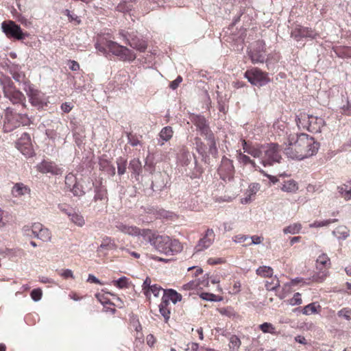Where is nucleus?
<instances>
[{
  "mask_svg": "<svg viewBox=\"0 0 351 351\" xmlns=\"http://www.w3.org/2000/svg\"><path fill=\"white\" fill-rule=\"evenodd\" d=\"M4 97L13 105L21 107L23 112L17 113L14 109L10 107L5 110L4 130L10 132L15 128L22 125H27L29 123L28 113L32 110L27 104L25 95L18 89L12 82H10L3 86Z\"/></svg>",
  "mask_w": 351,
  "mask_h": 351,
  "instance_id": "nucleus-1",
  "label": "nucleus"
},
{
  "mask_svg": "<svg viewBox=\"0 0 351 351\" xmlns=\"http://www.w3.org/2000/svg\"><path fill=\"white\" fill-rule=\"evenodd\" d=\"M319 143L304 133L290 134L284 153L289 158L302 160L317 152Z\"/></svg>",
  "mask_w": 351,
  "mask_h": 351,
  "instance_id": "nucleus-2",
  "label": "nucleus"
},
{
  "mask_svg": "<svg viewBox=\"0 0 351 351\" xmlns=\"http://www.w3.org/2000/svg\"><path fill=\"white\" fill-rule=\"evenodd\" d=\"M142 237L161 254L174 255L182 250V245L178 240L160 235L149 229H143Z\"/></svg>",
  "mask_w": 351,
  "mask_h": 351,
  "instance_id": "nucleus-3",
  "label": "nucleus"
},
{
  "mask_svg": "<svg viewBox=\"0 0 351 351\" xmlns=\"http://www.w3.org/2000/svg\"><path fill=\"white\" fill-rule=\"evenodd\" d=\"M23 90L25 93L26 98L30 106L38 110H43L48 106L49 97L41 90L36 88L31 82H27Z\"/></svg>",
  "mask_w": 351,
  "mask_h": 351,
  "instance_id": "nucleus-4",
  "label": "nucleus"
},
{
  "mask_svg": "<svg viewBox=\"0 0 351 351\" xmlns=\"http://www.w3.org/2000/svg\"><path fill=\"white\" fill-rule=\"evenodd\" d=\"M295 122L298 128L306 129L312 133L321 132L322 127L325 125V121L322 118L306 113H300L297 115Z\"/></svg>",
  "mask_w": 351,
  "mask_h": 351,
  "instance_id": "nucleus-5",
  "label": "nucleus"
},
{
  "mask_svg": "<svg viewBox=\"0 0 351 351\" xmlns=\"http://www.w3.org/2000/svg\"><path fill=\"white\" fill-rule=\"evenodd\" d=\"M106 46L110 53L117 56L121 61L131 62L136 58L135 53L132 50L116 42L107 40Z\"/></svg>",
  "mask_w": 351,
  "mask_h": 351,
  "instance_id": "nucleus-6",
  "label": "nucleus"
},
{
  "mask_svg": "<svg viewBox=\"0 0 351 351\" xmlns=\"http://www.w3.org/2000/svg\"><path fill=\"white\" fill-rule=\"evenodd\" d=\"M1 30L8 38L23 40L29 36L27 32H23L19 25L12 20L4 21L1 25Z\"/></svg>",
  "mask_w": 351,
  "mask_h": 351,
  "instance_id": "nucleus-7",
  "label": "nucleus"
},
{
  "mask_svg": "<svg viewBox=\"0 0 351 351\" xmlns=\"http://www.w3.org/2000/svg\"><path fill=\"white\" fill-rule=\"evenodd\" d=\"M119 35L127 45L140 52H144L147 48V41L137 32L121 30Z\"/></svg>",
  "mask_w": 351,
  "mask_h": 351,
  "instance_id": "nucleus-8",
  "label": "nucleus"
},
{
  "mask_svg": "<svg viewBox=\"0 0 351 351\" xmlns=\"http://www.w3.org/2000/svg\"><path fill=\"white\" fill-rule=\"evenodd\" d=\"M262 165L271 166L275 162H280L281 156L280 147L277 143L263 144Z\"/></svg>",
  "mask_w": 351,
  "mask_h": 351,
  "instance_id": "nucleus-9",
  "label": "nucleus"
},
{
  "mask_svg": "<svg viewBox=\"0 0 351 351\" xmlns=\"http://www.w3.org/2000/svg\"><path fill=\"white\" fill-rule=\"evenodd\" d=\"M190 120L195 125L199 134L205 139H213L215 135L210 128L208 121L204 116L193 114L190 116Z\"/></svg>",
  "mask_w": 351,
  "mask_h": 351,
  "instance_id": "nucleus-10",
  "label": "nucleus"
},
{
  "mask_svg": "<svg viewBox=\"0 0 351 351\" xmlns=\"http://www.w3.org/2000/svg\"><path fill=\"white\" fill-rule=\"evenodd\" d=\"M244 77L251 84L256 86H263L269 82L267 73L258 68L247 69L244 73Z\"/></svg>",
  "mask_w": 351,
  "mask_h": 351,
  "instance_id": "nucleus-11",
  "label": "nucleus"
},
{
  "mask_svg": "<svg viewBox=\"0 0 351 351\" xmlns=\"http://www.w3.org/2000/svg\"><path fill=\"white\" fill-rule=\"evenodd\" d=\"M247 53L253 64L264 62L265 60V51L263 40H258L254 42Z\"/></svg>",
  "mask_w": 351,
  "mask_h": 351,
  "instance_id": "nucleus-12",
  "label": "nucleus"
},
{
  "mask_svg": "<svg viewBox=\"0 0 351 351\" xmlns=\"http://www.w3.org/2000/svg\"><path fill=\"white\" fill-rule=\"evenodd\" d=\"M93 202L97 203L99 201L100 204H96L94 206L95 210L100 212L107 207L108 205V192L105 186L102 185L97 186L95 188V195L93 197Z\"/></svg>",
  "mask_w": 351,
  "mask_h": 351,
  "instance_id": "nucleus-13",
  "label": "nucleus"
},
{
  "mask_svg": "<svg viewBox=\"0 0 351 351\" xmlns=\"http://www.w3.org/2000/svg\"><path fill=\"white\" fill-rule=\"evenodd\" d=\"M215 238V234L213 229H208L205 232V234L201 238L197 245H195L194 250L195 252H199L208 248L213 243Z\"/></svg>",
  "mask_w": 351,
  "mask_h": 351,
  "instance_id": "nucleus-14",
  "label": "nucleus"
},
{
  "mask_svg": "<svg viewBox=\"0 0 351 351\" xmlns=\"http://www.w3.org/2000/svg\"><path fill=\"white\" fill-rule=\"evenodd\" d=\"M37 169L42 173H50L53 176L61 175L63 172L62 169L55 162L47 160H43L40 162L37 165Z\"/></svg>",
  "mask_w": 351,
  "mask_h": 351,
  "instance_id": "nucleus-15",
  "label": "nucleus"
},
{
  "mask_svg": "<svg viewBox=\"0 0 351 351\" xmlns=\"http://www.w3.org/2000/svg\"><path fill=\"white\" fill-rule=\"evenodd\" d=\"M317 34L311 28L297 25L291 32V36L297 41L303 38H315Z\"/></svg>",
  "mask_w": 351,
  "mask_h": 351,
  "instance_id": "nucleus-16",
  "label": "nucleus"
},
{
  "mask_svg": "<svg viewBox=\"0 0 351 351\" xmlns=\"http://www.w3.org/2000/svg\"><path fill=\"white\" fill-rule=\"evenodd\" d=\"M218 171L222 179H230L233 176L234 173V167L232 161L227 157L223 156Z\"/></svg>",
  "mask_w": 351,
  "mask_h": 351,
  "instance_id": "nucleus-17",
  "label": "nucleus"
},
{
  "mask_svg": "<svg viewBox=\"0 0 351 351\" xmlns=\"http://www.w3.org/2000/svg\"><path fill=\"white\" fill-rule=\"evenodd\" d=\"M263 144L252 145V143H248L245 141H243L242 143V148L243 149L244 153H247V154L251 155L254 158L261 159V163L263 158Z\"/></svg>",
  "mask_w": 351,
  "mask_h": 351,
  "instance_id": "nucleus-18",
  "label": "nucleus"
},
{
  "mask_svg": "<svg viewBox=\"0 0 351 351\" xmlns=\"http://www.w3.org/2000/svg\"><path fill=\"white\" fill-rule=\"evenodd\" d=\"M167 183V176L165 174L160 172L156 173L153 177L152 189L154 191L160 192L166 187Z\"/></svg>",
  "mask_w": 351,
  "mask_h": 351,
  "instance_id": "nucleus-19",
  "label": "nucleus"
},
{
  "mask_svg": "<svg viewBox=\"0 0 351 351\" xmlns=\"http://www.w3.org/2000/svg\"><path fill=\"white\" fill-rule=\"evenodd\" d=\"M115 228L120 232L130 236H142V230L134 226H128L122 222H117Z\"/></svg>",
  "mask_w": 351,
  "mask_h": 351,
  "instance_id": "nucleus-20",
  "label": "nucleus"
},
{
  "mask_svg": "<svg viewBox=\"0 0 351 351\" xmlns=\"http://www.w3.org/2000/svg\"><path fill=\"white\" fill-rule=\"evenodd\" d=\"M182 295L178 293L176 291L173 289H167L164 290L163 295L162 297L161 300L163 301V303H166L167 304H169V302L171 301L173 304L177 303L182 300Z\"/></svg>",
  "mask_w": 351,
  "mask_h": 351,
  "instance_id": "nucleus-21",
  "label": "nucleus"
},
{
  "mask_svg": "<svg viewBox=\"0 0 351 351\" xmlns=\"http://www.w3.org/2000/svg\"><path fill=\"white\" fill-rule=\"evenodd\" d=\"M330 260L325 253L320 254L316 260V267L318 270H327L330 267Z\"/></svg>",
  "mask_w": 351,
  "mask_h": 351,
  "instance_id": "nucleus-22",
  "label": "nucleus"
},
{
  "mask_svg": "<svg viewBox=\"0 0 351 351\" xmlns=\"http://www.w3.org/2000/svg\"><path fill=\"white\" fill-rule=\"evenodd\" d=\"M128 169L131 171L132 174L136 178L138 177L142 172V164L138 158H133L130 161Z\"/></svg>",
  "mask_w": 351,
  "mask_h": 351,
  "instance_id": "nucleus-23",
  "label": "nucleus"
},
{
  "mask_svg": "<svg viewBox=\"0 0 351 351\" xmlns=\"http://www.w3.org/2000/svg\"><path fill=\"white\" fill-rule=\"evenodd\" d=\"M116 247V244L114 240L109 237H105L101 241V245L98 247L97 252H101L102 250H110Z\"/></svg>",
  "mask_w": 351,
  "mask_h": 351,
  "instance_id": "nucleus-24",
  "label": "nucleus"
},
{
  "mask_svg": "<svg viewBox=\"0 0 351 351\" xmlns=\"http://www.w3.org/2000/svg\"><path fill=\"white\" fill-rule=\"evenodd\" d=\"M280 189L284 192L294 193L298 190V185L295 180H289L284 182Z\"/></svg>",
  "mask_w": 351,
  "mask_h": 351,
  "instance_id": "nucleus-25",
  "label": "nucleus"
},
{
  "mask_svg": "<svg viewBox=\"0 0 351 351\" xmlns=\"http://www.w3.org/2000/svg\"><path fill=\"white\" fill-rule=\"evenodd\" d=\"M30 190L22 183H16L12 188V193L14 196L17 197L28 193Z\"/></svg>",
  "mask_w": 351,
  "mask_h": 351,
  "instance_id": "nucleus-26",
  "label": "nucleus"
},
{
  "mask_svg": "<svg viewBox=\"0 0 351 351\" xmlns=\"http://www.w3.org/2000/svg\"><path fill=\"white\" fill-rule=\"evenodd\" d=\"M70 220L79 227H82L85 224L84 217L75 210L69 217Z\"/></svg>",
  "mask_w": 351,
  "mask_h": 351,
  "instance_id": "nucleus-27",
  "label": "nucleus"
},
{
  "mask_svg": "<svg viewBox=\"0 0 351 351\" xmlns=\"http://www.w3.org/2000/svg\"><path fill=\"white\" fill-rule=\"evenodd\" d=\"M173 134V129L171 126H166L163 128L159 133L160 138L162 141H169Z\"/></svg>",
  "mask_w": 351,
  "mask_h": 351,
  "instance_id": "nucleus-28",
  "label": "nucleus"
},
{
  "mask_svg": "<svg viewBox=\"0 0 351 351\" xmlns=\"http://www.w3.org/2000/svg\"><path fill=\"white\" fill-rule=\"evenodd\" d=\"M332 234L338 239H346L349 236V231L345 226H339L332 231Z\"/></svg>",
  "mask_w": 351,
  "mask_h": 351,
  "instance_id": "nucleus-29",
  "label": "nucleus"
},
{
  "mask_svg": "<svg viewBox=\"0 0 351 351\" xmlns=\"http://www.w3.org/2000/svg\"><path fill=\"white\" fill-rule=\"evenodd\" d=\"M256 273L257 275L263 277H271L273 276V269L269 266H261L256 269Z\"/></svg>",
  "mask_w": 351,
  "mask_h": 351,
  "instance_id": "nucleus-30",
  "label": "nucleus"
},
{
  "mask_svg": "<svg viewBox=\"0 0 351 351\" xmlns=\"http://www.w3.org/2000/svg\"><path fill=\"white\" fill-rule=\"evenodd\" d=\"M241 344L240 339L235 335L229 337V348L230 351L238 350Z\"/></svg>",
  "mask_w": 351,
  "mask_h": 351,
  "instance_id": "nucleus-31",
  "label": "nucleus"
},
{
  "mask_svg": "<svg viewBox=\"0 0 351 351\" xmlns=\"http://www.w3.org/2000/svg\"><path fill=\"white\" fill-rule=\"evenodd\" d=\"M301 228L302 225L300 223H295L285 227L283 229V232L285 234H295L300 232Z\"/></svg>",
  "mask_w": 351,
  "mask_h": 351,
  "instance_id": "nucleus-32",
  "label": "nucleus"
},
{
  "mask_svg": "<svg viewBox=\"0 0 351 351\" xmlns=\"http://www.w3.org/2000/svg\"><path fill=\"white\" fill-rule=\"evenodd\" d=\"M168 304L166 303H163V301L161 300L160 304H159V311L162 316L164 317L165 322L169 319L170 317V310L168 308Z\"/></svg>",
  "mask_w": 351,
  "mask_h": 351,
  "instance_id": "nucleus-33",
  "label": "nucleus"
},
{
  "mask_svg": "<svg viewBox=\"0 0 351 351\" xmlns=\"http://www.w3.org/2000/svg\"><path fill=\"white\" fill-rule=\"evenodd\" d=\"M51 234L49 230L47 228L43 227V229L40 230L39 234H37V239L47 242L51 240Z\"/></svg>",
  "mask_w": 351,
  "mask_h": 351,
  "instance_id": "nucleus-34",
  "label": "nucleus"
},
{
  "mask_svg": "<svg viewBox=\"0 0 351 351\" xmlns=\"http://www.w3.org/2000/svg\"><path fill=\"white\" fill-rule=\"evenodd\" d=\"M12 76V78L19 84H23V87L25 86V84L27 82H30L28 79L26 78L25 73L21 71V70L19 72L14 73L11 74Z\"/></svg>",
  "mask_w": 351,
  "mask_h": 351,
  "instance_id": "nucleus-35",
  "label": "nucleus"
},
{
  "mask_svg": "<svg viewBox=\"0 0 351 351\" xmlns=\"http://www.w3.org/2000/svg\"><path fill=\"white\" fill-rule=\"evenodd\" d=\"M69 191L76 197H82L85 194L82 185L78 182H76L72 187H70Z\"/></svg>",
  "mask_w": 351,
  "mask_h": 351,
  "instance_id": "nucleus-36",
  "label": "nucleus"
},
{
  "mask_svg": "<svg viewBox=\"0 0 351 351\" xmlns=\"http://www.w3.org/2000/svg\"><path fill=\"white\" fill-rule=\"evenodd\" d=\"M112 284L119 289L128 288L129 287L128 278L125 276H122L117 280H113Z\"/></svg>",
  "mask_w": 351,
  "mask_h": 351,
  "instance_id": "nucleus-37",
  "label": "nucleus"
},
{
  "mask_svg": "<svg viewBox=\"0 0 351 351\" xmlns=\"http://www.w3.org/2000/svg\"><path fill=\"white\" fill-rule=\"evenodd\" d=\"M317 308H320V306L315 302H313L305 306L302 310V313L304 315L315 313H317Z\"/></svg>",
  "mask_w": 351,
  "mask_h": 351,
  "instance_id": "nucleus-38",
  "label": "nucleus"
},
{
  "mask_svg": "<svg viewBox=\"0 0 351 351\" xmlns=\"http://www.w3.org/2000/svg\"><path fill=\"white\" fill-rule=\"evenodd\" d=\"M328 271L326 269L319 270V272L314 274L311 279L313 281L316 282H322L328 276Z\"/></svg>",
  "mask_w": 351,
  "mask_h": 351,
  "instance_id": "nucleus-39",
  "label": "nucleus"
},
{
  "mask_svg": "<svg viewBox=\"0 0 351 351\" xmlns=\"http://www.w3.org/2000/svg\"><path fill=\"white\" fill-rule=\"evenodd\" d=\"M31 145V138L30 135L27 133L24 132L21 136L20 138L18 140L16 143L17 147H21L23 145Z\"/></svg>",
  "mask_w": 351,
  "mask_h": 351,
  "instance_id": "nucleus-40",
  "label": "nucleus"
},
{
  "mask_svg": "<svg viewBox=\"0 0 351 351\" xmlns=\"http://www.w3.org/2000/svg\"><path fill=\"white\" fill-rule=\"evenodd\" d=\"M209 142L208 153L212 155L214 158H217L218 155V149L216 145V141L215 136H213V139H206Z\"/></svg>",
  "mask_w": 351,
  "mask_h": 351,
  "instance_id": "nucleus-41",
  "label": "nucleus"
},
{
  "mask_svg": "<svg viewBox=\"0 0 351 351\" xmlns=\"http://www.w3.org/2000/svg\"><path fill=\"white\" fill-rule=\"evenodd\" d=\"M200 298L204 300L210 302H219L222 300L221 296L210 293H202L200 294Z\"/></svg>",
  "mask_w": 351,
  "mask_h": 351,
  "instance_id": "nucleus-42",
  "label": "nucleus"
},
{
  "mask_svg": "<svg viewBox=\"0 0 351 351\" xmlns=\"http://www.w3.org/2000/svg\"><path fill=\"white\" fill-rule=\"evenodd\" d=\"M117 173L119 176L123 175L126 171L127 161L121 158L117 159Z\"/></svg>",
  "mask_w": 351,
  "mask_h": 351,
  "instance_id": "nucleus-43",
  "label": "nucleus"
},
{
  "mask_svg": "<svg viewBox=\"0 0 351 351\" xmlns=\"http://www.w3.org/2000/svg\"><path fill=\"white\" fill-rule=\"evenodd\" d=\"M259 328L264 333H270V334L276 333V328L271 323L265 322V323L259 325Z\"/></svg>",
  "mask_w": 351,
  "mask_h": 351,
  "instance_id": "nucleus-44",
  "label": "nucleus"
},
{
  "mask_svg": "<svg viewBox=\"0 0 351 351\" xmlns=\"http://www.w3.org/2000/svg\"><path fill=\"white\" fill-rule=\"evenodd\" d=\"M337 219H327L324 221H315L313 223L310 224L311 228H321L323 226H328L329 224L334 223L337 221Z\"/></svg>",
  "mask_w": 351,
  "mask_h": 351,
  "instance_id": "nucleus-45",
  "label": "nucleus"
},
{
  "mask_svg": "<svg viewBox=\"0 0 351 351\" xmlns=\"http://www.w3.org/2000/svg\"><path fill=\"white\" fill-rule=\"evenodd\" d=\"M195 148L198 154H204L206 152V147L205 144L202 142V139L199 137H195L194 138Z\"/></svg>",
  "mask_w": 351,
  "mask_h": 351,
  "instance_id": "nucleus-46",
  "label": "nucleus"
},
{
  "mask_svg": "<svg viewBox=\"0 0 351 351\" xmlns=\"http://www.w3.org/2000/svg\"><path fill=\"white\" fill-rule=\"evenodd\" d=\"M132 5L130 3H128L125 1L121 2L118 4V5L116 8V10L118 12L125 13L128 12L132 10Z\"/></svg>",
  "mask_w": 351,
  "mask_h": 351,
  "instance_id": "nucleus-47",
  "label": "nucleus"
},
{
  "mask_svg": "<svg viewBox=\"0 0 351 351\" xmlns=\"http://www.w3.org/2000/svg\"><path fill=\"white\" fill-rule=\"evenodd\" d=\"M77 182L76 177L70 173L65 177V184L66 188L69 190L70 187H72Z\"/></svg>",
  "mask_w": 351,
  "mask_h": 351,
  "instance_id": "nucleus-48",
  "label": "nucleus"
},
{
  "mask_svg": "<svg viewBox=\"0 0 351 351\" xmlns=\"http://www.w3.org/2000/svg\"><path fill=\"white\" fill-rule=\"evenodd\" d=\"M6 64L10 74L19 72L21 70V66L19 64L12 62L10 60H8Z\"/></svg>",
  "mask_w": 351,
  "mask_h": 351,
  "instance_id": "nucleus-49",
  "label": "nucleus"
},
{
  "mask_svg": "<svg viewBox=\"0 0 351 351\" xmlns=\"http://www.w3.org/2000/svg\"><path fill=\"white\" fill-rule=\"evenodd\" d=\"M337 315L340 317H343L346 320H351V309L343 308L338 311Z\"/></svg>",
  "mask_w": 351,
  "mask_h": 351,
  "instance_id": "nucleus-50",
  "label": "nucleus"
},
{
  "mask_svg": "<svg viewBox=\"0 0 351 351\" xmlns=\"http://www.w3.org/2000/svg\"><path fill=\"white\" fill-rule=\"evenodd\" d=\"M237 160L241 164H243V165H247L248 163L251 162V158L241 152H238L237 154Z\"/></svg>",
  "mask_w": 351,
  "mask_h": 351,
  "instance_id": "nucleus-51",
  "label": "nucleus"
},
{
  "mask_svg": "<svg viewBox=\"0 0 351 351\" xmlns=\"http://www.w3.org/2000/svg\"><path fill=\"white\" fill-rule=\"evenodd\" d=\"M58 208L61 212L65 213L69 217L74 210L73 208L69 207L68 205L65 204H59L58 205Z\"/></svg>",
  "mask_w": 351,
  "mask_h": 351,
  "instance_id": "nucleus-52",
  "label": "nucleus"
},
{
  "mask_svg": "<svg viewBox=\"0 0 351 351\" xmlns=\"http://www.w3.org/2000/svg\"><path fill=\"white\" fill-rule=\"evenodd\" d=\"M261 189V185L258 183H252L249 185L247 193L249 196L255 195Z\"/></svg>",
  "mask_w": 351,
  "mask_h": 351,
  "instance_id": "nucleus-53",
  "label": "nucleus"
},
{
  "mask_svg": "<svg viewBox=\"0 0 351 351\" xmlns=\"http://www.w3.org/2000/svg\"><path fill=\"white\" fill-rule=\"evenodd\" d=\"M42 290L40 289H34L31 291L30 295L32 299L35 301L38 302L41 300L42 298Z\"/></svg>",
  "mask_w": 351,
  "mask_h": 351,
  "instance_id": "nucleus-54",
  "label": "nucleus"
},
{
  "mask_svg": "<svg viewBox=\"0 0 351 351\" xmlns=\"http://www.w3.org/2000/svg\"><path fill=\"white\" fill-rule=\"evenodd\" d=\"M127 136L128 143H130L132 147H136L138 145H140V141L136 135H134L131 133H128Z\"/></svg>",
  "mask_w": 351,
  "mask_h": 351,
  "instance_id": "nucleus-55",
  "label": "nucleus"
},
{
  "mask_svg": "<svg viewBox=\"0 0 351 351\" xmlns=\"http://www.w3.org/2000/svg\"><path fill=\"white\" fill-rule=\"evenodd\" d=\"M20 151L23 154V155H25V156H32V154H33V150H32V145H23L21 147H17Z\"/></svg>",
  "mask_w": 351,
  "mask_h": 351,
  "instance_id": "nucleus-56",
  "label": "nucleus"
},
{
  "mask_svg": "<svg viewBox=\"0 0 351 351\" xmlns=\"http://www.w3.org/2000/svg\"><path fill=\"white\" fill-rule=\"evenodd\" d=\"M152 285H151V280L149 278H146V279L144 280L143 283V290L144 291V293L147 297L149 296V289L150 287H152Z\"/></svg>",
  "mask_w": 351,
  "mask_h": 351,
  "instance_id": "nucleus-57",
  "label": "nucleus"
},
{
  "mask_svg": "<svg viewBox=\"0 0 351 351\" xmlns=\"http://www.w3.org/2000/svg\"><path fill=\"white\" fill-rule=\"evenodd\" d=\"M302 300L300 293H295L289 301V304L292 306L299 305L302 304Z\"/></svg>",
  "mask_w": 351,
  "mask_h": 351,
  "instance_id": "nucleus-58",
  "label": "nucleus"
},
{
  "mask_svg": "<svg viewBox=\"0 0 351 351\" xmlns=\"http://www.w3.org/2000/svg\"><path fill=\"white\" fill-rule=\"evenodd\" d=\"M64 13L68 16L69 20L70 22L75 21L77 23V24H80L81 23L82 21L79 19V17L76 14H75L73 13H71L70 12V10L66 9V10H65L64 11Z\"/></svg>",
  "mask_w": 351,
  "mask_h": 351,
  "instance_id": "nucleus-59",
  "label": "nucleus"
},
{
  "mask_svg": "<svg viewBox=\"0 0 351 351\" xmlns=\"http://www.w3.org/2000/svg\"><path fill=\"white\" fill-rule=\"evenodd\" d=\"M209 281H210L212 284H217L219 282V278L217 276L209 277V275L206 274L204 276L203 282H206V284L208 285Z\"/></svg>",
  "mask_w": 351,
  "mask_h": 351,
  "instance_id": "nucleus-60",
  "label": "nucleus"
},
{
  "mask_svg": "<svg viewBox=\"0 0 351 351\" xmlns=\"http://www.w3.org/2000/svg\"><path fill=\"white\" fill-rule=\"evenodd\" d=\"M161 291L164 292V289L157 285H153L149 289V293H152L155 297H158Z\"/></svg>",
  "mask_w": 351,
  "mask_h": 351,
  "instance_id": "nucleus-61",
  "label": "nucleus"
},
{
  "mask_svg": "<svg viewBox=\"0 0 351 351\" xmlns=\"http://www.w3.org/2000/svg\"><path fill=\"white\" fill-rule=\"evenodd\" d=\"M198 283L195 281L191 280L188 283L182 286V289L184 290H193L197 287Z\"/></svg>",
  "mask_w": 351,
  "mask_h": 351,
  "instance_id": "nucleus-62",
  "label": "nucleus"
},
{
  "mask_svg": "<svg viewBox=\"0 0 351 351\" xmlns=\"http://www.w3.org/2000/svg\"><path fill=\"white\" fill-rule=\"evenodd\" d=\"M182 77L180 76V75H178L176 80H174L173 81H172L170 84H169V87L172 89V90H176L178 86L180 85V84L182 82Z\"/></svg>",
  "mask_w": 351,
  "mask_h": 351,
  "instance_id": "nucleus-63",
  "label": "nucleus"
},
{
  "mask_svg": "<svg viewBox=\"0 0 351 351\" xmlns=\"http://www.w3.org/2000/svg\"><path fill=\"white\" fill-rule=\"evenodd\" d=\"M73 107V105H71V103L64 102V103L62 104L60 108L64 112L68 113L72 110Z\"/></svg>",
  "mask_w": 351,
  "mask_h": 351,
  "instance_id": "nucleus-64",
  "label": "nucleus"
}]
</instances>
